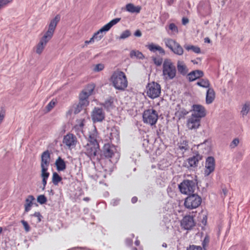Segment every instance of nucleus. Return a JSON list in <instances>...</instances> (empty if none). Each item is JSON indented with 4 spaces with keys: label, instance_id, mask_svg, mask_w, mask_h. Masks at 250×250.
Wrapping results in <instances>:
<instances>
[{
    "label": "nucleus",
    "instance_id": "1",
    "mask_svg": "<svg viewBox=\"0 0 250 250\" xmlns=\"http://www.w3.org/2000/svg\"><path fill=\"white\" fill-rule=\"evenodd\" d=\"M61 17L59 15H57L55 17L51 20L47 31L44 33V35L41 39L39 43L36 46V52L40 55L43 52L47 42L51 39L56 26L60 21Z\"/></svg>",
    "mask_w": 250,
    "mask_h": 250
},
{
    "label": "nucleus",
    "instance_id": "2",
    "mask_svg": "<svg viewBox=\"0 0 250 250\" xmlns=\"http://www.w3.org/2000/svg\"><path fill=\"white\" fill-rule=\"evenodd\" d=\"M95 87L94 83L88 84L81 92L79 95V103L74 111L75 114L78 113L82 108L89 104L88 99L92 94Z\"/></svg>",
    "mask_w": 250,
    "mask_h": 250
},
{
    "label": "nucleus",
    "instance_id": "3",
    "mask_svg": "<svg viewBox=\"0 0 250 250\" xmlns=\"http://www.w3.org/2000/svg\"><path fill=\"white\" fill-rule=\"evenodd\" d=\"M95 87L94 83L88 84L81 92L79 95V103L74 111L75 114L78 113L82 108L89 104L88 99L92 94Z\"/></svg>",
    "mask_w": 250,
    "mask_h": 250
},
{
    "label": "nucleus",
    "instance_id": "4",
    "mask_svg": "<svg viewBox=\"0 0 250 250\" xmlns=\"http://www.w3.org/2000/svg\"><path fill=\"white\" fill-rule=\"evenodd\" d=\"M110 81L115 88L118 90H124L128 85V81L125 73L119 70H117L113 73Z\"/></svg>",
    "mask_w": 250,
    "mask_h": 250
},
{
    "label": "nucleus",
    "instance_id": "5",
    "mask_svg": "<svg viewBox=\"0 0 250 250\" xmlns=\"http://www.w3.org/2000/svg\"><path fill=\"white\" fill-rule=\"evenodd\" d=\"M176 75V69L171 60L166 59L163 64V75L165 80H172Z\"/></svg>",
    "mask_w": 250,
    "mask_h": 250
},
{
    "label": "nucleus",
    "instance_id": "6",
    "mask_svg": "<svg viewBox=\"0 0 250 250\" xmlns=\"http://www.w3.org/2000/svg\"><path fill=\"white\" fill-rule=\"evenodd\" d=\"M158 117V113L155 110L148 109L143 113V121L144 123L152 126L157 123Z\"/></svg>",
    "mask_w": 250,
    "mask_h": 250
},
{
    "label": "nucleus",
    "instance_id": "7",
    "mask_svg": "<svg viewBox=\"0 0 250 250\" xmlns=\"http://www.w3.org/2000/svg\"><path fill=\"white\" fill-rule=\"evenodd\" d=\"M165 45L174 54L182 56L184 54V49L183 47L176 40L170 39L166 38L164 40Z\"/></svg>",
    "mask_w": 250,
    "mask_h": 250
},
{
    "label": "nucleus",
    "instance_id": "8",
    "mask_svg": "<svg viewBox=\"0 0 250 250\" xmlns=\"http://www.w3.org/2000/svg\"><path fill=\"white\" fill-rule=\"evenodd\" d=\"M147 96L151 99H155L160 96L161 93L160 85L154 82L149 83L146 86Z\"/></svg>",
    "mask_w": 250,
    "mask_h": 250
},
{
    "label": "nucleus",
    "instance_id": "9",
    "mask_svg": "<svg viewBox=\"0 0 250 250\" xmlns=\"http://www.w3.org/2000/svg\"><path fill=\"white\" fill-rule=\"evenodd\" d=\"M90 140L85 146V154L91 159L95 157L99 149V144L96 139L90 137Z\"/></svg>",
    "mask_w": 250,
    "mask_h": 250
},
{
    "label": "nucleus",
    "instance_id": "10",
    "mask_svg": "<svg viewBox=\"0 0 250 250\" xmlns=\"http://www.w3.org/2000/svg\"><path fill=\"white\" fill-rule=\"evenodd\" d=\"M202 203V199L200 196L196 194H193L188 196L185 200V207L189 209H192L198 208Z\"/></svg>",
    "mask_w": 250,
    "mask_h": 250
},
{
    "label": "nucleus",
    "instance_id": "11",
    "mask_svg": "<svg viewBox=\"0 0 250 250\" xmlns=\"http://www.w3.org/2000/svg\"><path fill=\"white\" fill-rule=\"evenodd\" d=\"M121 20V18H116L108 23L104 25L103 27H102L100 30H99L97 32L94 33V38H95V40L96 41H99L101 40L104 36L103 33L104 32L108 31L110 30V29L114 25L117 24L118 22H119Z\"/></svg>",
    "mask_w": 250,
    "mask_h": 250
},
{
    "label": "nucleus",
    "instance_id": "12",
    "mask_svg": "<svg viewBox=\"0 0 250 250\" xmlns=\"http://www.w3.org/2000/svg\"><path fill=\"white\" fill-rule=\"evenodd\" d=\"M195 188V182L192 180H185L179 185L180 191L184 194H190L193 193Z\"/></svg>",
    "mask_w": 250,
    "mask_h": 250
},
{
    "label": "nucleus",
    "instance_id": "13",
    "mask_svg": "<svg viewBox=\"0 0 250 250\" xmlns=\"http://www.w3.org/2000/svg\"><path fill=\"white\" fill-rule=\"evenodd\" d=\"M77 142L76 137L72 133H68L65 135L62 141L63 144L69 149L75 148Z\"/></svg>",
    "mask_w": 250,
    "mask_h": 250
},
{
    "label": "nucleus",
    "instance_id": "14",
    "mask_svg": "<svg viewBox=\"0 0 250 250\" xmlns=\"http://www.w3.org/2000/svg\"><path fill=\"white\" fill-rule=\"evenodd\" d=\"M193 112L191 114L200 120L206 115V110L205 108L202 105L194 104L192 105Z\"/></svg>",
    "mask_w": 250,
    "mask_h": 250
},
{
    "label": "nucleus",
    "instance_id": "15",
    "mask_svg": "<svg viewBox=\"0 0 250 250\" xmlns=\"http://www.w3.org/2000/svg\"><path fill=\"white\" fill-rule=\"evenodd\" d=\"M195 225L193 217L190 215L184 216L181 221V226L185 229H191Z\"/></svg>",
    "mask_w": 250,
    "mask_h": 250
},
{
    "label": "nucleus",
    "instance_id": "16",
    "mask_svg": "<svg viewBox=\"0 0 250 250\" xmlns=\"http://www.w3.org/2000/svg\"><path fill=\"white\" fill-rule=\"evenodd\" d=\"M91 118L93 122H102L105 118V114L102 108L95 107L91 114Z\"/></svg>",
    "mask_w": 250,
    "mask_h": 250
},
{
    "label": "nucleus",
    "instance_id": "17",
    "mask_svg": "<svg viewBox=\"0 0 250 250\" xmlns=\"http://www.w3.org/2000/svg\"><path fill=\"white\" fill-rule=\"evenodd\" d=\"M50 161V154L48 150L44 151L41 156L42 171H47Z\"/></svg>",
    "mask_w": 250,
    "mask_h": 250
},
{
    "label": "nucleus",
    "instance_id": "18",
    "mask_svg": "<svg viewBox=\"0 0 250 250\" xmlns=\"http://www.w3.org/2000/svg\"><path fill=\"white\" fill-rule=\"evenodd\" d=\"M215 162L213 157H208L206 161L205 175L208 176L215 169Z\"/></svg>",
    "mask_w": 250,
    "mask_h": 250
},
{
    "label": "nucleus",
    "instance_id": "19",
    "mask_svg": "<svg viewBox=\"0 0 250 250\" xmlns=\"http://www.w3.org/2000/svg\"><path fill=\"white\" fill-rule=\"evenodd\" d=\"M201 120L191 115L187 120V126L190 129H196L200 126Z\"/></svg>",
    "mask_w": 250,
    "mask_h": 250
},
{
    "label": "nucleus",
    "instance_id": "20",
    "mask_svg": "<svg viewBox=\"0 0 250 250\" xmlns=\"http://www.w3.org/2000/svg\"><path fill=\"white\" fill-rule=\"evenodd\" d=\"M115 149L114 146L109 144H105L103 147L102 155L105 158H111L114 155Z\"/></svg>",
    "mask_w": 250,
    "mask_h": 250
},
{
    "label": "nucleus",
    "instance_id": "21",
    "mask_svg": "<svg viewBox=\"0 0 250 250\" xmlns=\"http://www.w3.org/2000/svg\"><path fill=\"white\" fill-rule=\"evenodd\" d=\"M203 156L200 154L197 153L195 155L187 159L188 165L187 167H197L199 161L201 160Z\"/></svg>",
    "mask_w": 250,
    "mask_h": 250
},
{
    "label": "nucleus",
    "instance_id": "22",
    "mask_svg": "<svg viewBox=\"0 0 250 250\" xmlns=\"http://www.w3.org/2000/svg\"><path fill=\"white\" fill-rule=\"evenodd\" d=\"M204 72L202 70H195L191 71L187 75V79L189 82H193L204 76Z\"/></svg>",
    "mask_w": 250,
    "mask_h": 250
},
{
    "label": "nucleus",
    "instance_id": "23",
    "mask_svg": "<svg viewBox=\"0 0 250 250\" xmlns=\"http://www.w3.org/2000/svg\"><path fill=\"white\" fill-rule=\"evenodd\" d=\"M146 47L152 52L155 53L158 51L161 55H165L166 54L165 50L161 46L153 43H151L146 45Z\"/></svg>",
    "mask_w": 250,
    "mask_h": 250
},
{
    "label": "nucleus",
    "instance_id": "24",
    "mask_svg": "<svg viewBox=\"0 0 250 250\" xmlns=\"http://www.w3.org/2000/svg\"><path fill=\"white\" fill-rule=\"evenodd\" d=\"M35 200L33 195H28L25 199V203L24 205V213L29 212L33 205V201Z\"/></svg>",
    "mask_w": 250,
    "mask_h": 250
},
{
    "label": "nucleus",
    "instance_id": "25",
    "mask_svg": "<svg viewBox=\"0 0 250 250\" xmlns=\"http://www.w3.org/2000/svg\"><path fill=\"white\" fill-rule=\"evenodd\" d=\"M177 67L178 72L183 76L186 75L188 72V67L183 61H178Z\"/></svg>",
    "mask_w": 250,
    "mask_h": 250
},
{
    "label": "nucleus",
    "instance_id": "26",
    "mask_svg": "<svg viewBox=\"0 0 250 250\" xmlns=\"http://www.w3.org/2000/svg\"><path fill=\"white\" fill-rule=\"evenodd\" d=\"M215 98V93L212 88H209L207 91L206 102L207 104H211Z\"/></svg>",
    "mask_w": 250,
    "mask_h": 250
},
{
    "label": "nucleus",
    "instance_id": "27",
    "mask_svg": "<svg viewBox=\"0 0 250 250\" xmlns=\"http://www.w3.org/2000/svg\"><path fill=\"white\" fill-rule=\"evenodd\" d=\"M125 9L127 11L132 13H139L141 10V7L139 5L135 6L132 3H128L125 6Z\"/></svg>",
    "mask_w": 250,
    "mask_h": 250
},
{
    "label": "nucleus",
    "instance_id": "28",
    "mask_svg": "<svg viewBox=\"0 0 250 250\" xmlns=\"http://www.w3.org/2000/svg\"><path fill=\"white\" fill-rule=\"evenodd\" d=\"M55 165L58 171H63L66 168L65 163L60 157H59L56 160Z\"/></svg>",
    "mask_w": 250,
    "mask_h": 250
},
{
    "label": "nucleus",
    "instance_id": "29",
    "mask_svg": "<svg viewBox=\"0 0 250 250\" xmlns=\"http://www.w3.org/2000/svg\"><path fill=\"white\" fill-rule=\"evenodd\" d=\"M196 84L200 87L203 88H208V89L210 87V83L209 80L208 79H201L196 83Z\"/></svg>",
    "mask_w": 250,
    "mask_h": 250
},
{
    "label": "nucleus",
    "instance_id": "30",
    "mask_svg": "<svg viewBox=\"0 0 250 250\" xmlns=\"http://www.w3.org/2000/svg\"><path fill=\"white\" fill-rule=\"evenodd\" d=\"M184 48L186 50L188 51L191 50L193 52L197 54H199L201 53V49L200 47L197 46H194L190 44H185L184 45Z\"/></svg>",
    "mask_w": 250,
    "mask_h": 250
},
{
    "label": "nucleus",
    "instance_id": "31",
    "mask_svg": "<svg viewBox=\"0 0 250 250\" xmlns=\"http://www.w3.org/2000/svg\"><path fill=\"white\" fill-rule=\"evenodd\" d=\"M41 177L42 178V189H44L47 184V180L49 176V173L47 171H41Z\"/></svg>",
    "mask_w": 250,
    "mask_h": 250
},
{
    "label": "nucleus",
    "instance_id": "32",
    "mask_svg": "<svg viewBox=\"0 0 250 250\" xmlns=\"http://www.w3.org/2000/svg\"><path fill=\"white\" fill-rule=\"evenodd\" d=\"M250 110V102H246L243 106L241 114L244 117L248 114Z\"/></svg>",
    "mask_w": 250,
    "mask_h": 250
},
{
    "label": "nucleus",
    "instance_id": "33",
    "mask_svg": "<svg viewBox=\"0 0 250 250\" xmlns=\"http://www.w3.org/2000/svg\"><path fill=\"white\" fill-rule=\"evenodd\" d=\"M179 148L183 152L188 150L189 148L188 142L186 140L181 141L179 145Z\"/></svg>",
    "mask_w": 250,
    "mask_h": 250
},
{
    "label": "nucleus",
    "instance_id": "34",
    "mask_svg": "<svg viewBox=\"0 0 250 250\" xmlns=\"http://www.w3.org/2000/svg\"><path fill=\"white\" fill-rule=\"evenodd\" d=\"M62 178L57 173L54 172L52 175V182L54 185H58V183L61 181Z\"/></svg>",
    "mask_w": 250,
    "mask_h": 250
},
{
    "label": "nucleus",
    "instance_id": "35",
    "mask_svg": "<svg viewBox=\"0 0 250 250\" xmlns=\"http://www.w3.org/2000/svg\"><path fill=\"white\" fill-rule=\"evenodd\" d=\"M119 137V132L116 128L111 129V132L110 134L109 138L110 140H113L114 138L118 139Z\"/></svg>",
    "mask_w": 250,
    "mask_h": 250
},
{
    "label": "nucleus",
    "instance_id": "36",
    "mask_svg": "<svg viewBox=\"0 0 250 250\" xmlns=\"http://www.w3.org/2000/svg\"><path fill=\"white\" fill-rule=\"evenodd\" d=\"M168 29L171 31V34H176L178 33V29L177 26L175 25V24L173 23H171L168 25Z\"/></svg>",
    "mask_w": 250,
    "mask_h": 250
},
{
    "label": "nucleus",
    "instance_id": "37",
    "mask_svg": "<svg viewBox=\"0 0 250 250\" xmlns=\"http://www.w3.org/2000/svg\"><path fill=\"white\" fill-rule=\"evenodd\" d=\"M210 241V238L208 235H206L202 241V247L204 250H207Z\"/></svg>",
    "mask_w": 250,
    "mask_h": 250
},
{
    "label": "nucleus",
    "instance_id": "38",
    "mask_svg": "<svg viewBox=\"0 0 250 250\" xmlns=\"http://www.w3.org/2000/svg\"><path fill=\"white\" fill-rule=\"evenodd\" d=\"M56 104H57L56 100H55V99L52 100L46 106L47 111L48 112V111H50L51 110H52L54 107V106H55Z\"/></svg>",
    "mask_w": 250,
    "mask_h": 250
},
{
    "label": "nucleus",
    "instance_id": "39",
    "mask_svg": "<svg viewBox=\"0 0 250 250\" xmlns=\"http://www.w3.org/2000/svg\"><path fill=\"white\" fill-rule=\"evenodd\" d=\"M152 59L154 64L157 66H160L163 62V59L161 57H153Z\"/></svg>",
    "mask_w": 250,
    "mask_h": 250
},
{
    "label": "nucleus",
    "instance_id": "40",
    "mask_svg": "<svg viewBox=\"0 0 250 250\" xmlns=\"http://www.w3.org/2000/svg\"><path fill=\"white\" fill-rule=\"evenodd\" d=\"M37 201L40 204H44L47 202V198L44 195H40L37 197Z\"/></svg>",
    "mask_w": 250,
    "mask_h": 250
},
{
    "label": "nucleus",
    "instance_id": "41",
    "mask_svg": "<svg viewBox=\"0 0 250 250\" xmlns=\"http://www.w3.org/2000/svg\"><path fill=\"white\" fill-rule=\"evenodd\" d=\"M113 103V100L112 99L110 98L109 99L106 100L103 104V105L105 108L109 109L112 106Z\"/></svg>",
    "mask_w": 250,
    "mask_h": 250
},
{
    "label": "nucleus",
    "instance_id": "42",
    "mask_svg": "<svg viewBox=\"0 0 250 250\" xmlns=\"http://www.w3.org/2000/svg\"><path fill=\"white\" fill-rule=\"evenodd\" d=\"M131 35V33L129 30H126L122 32L121 34L119 39H125L129 37Z\"/></svg>",
    "mask_w": 250,
    "mask_h": 250
},
{
    "label": "nucleus",
    "instance_id": "43",
    "mask_svg": "<svg viewBox=\"0 0 250 250\" xmlns=\"http://www.w3.org/2000/svg\"><path fill=\"white\" fill-rule=\"evenodd\" d=\"M84 119H81L77 121V124L75 126V128L77 129H82L84 125Z\"/></svg>",
    "mask_w": 250,
    "mask_h": 250
},
{
    "label": "nucleus",
    "instance_id": "44",
    "mask_svg": "<svg viewBox=\"0 0 250 250\" xmlns=\"http://www.w3.org/2000/svg\"><path fill=\"white\" fill-rule=\"evenodd\" d=\"M131 56H136L137 58L141 59L144 56L143 54L139 51H132L130 53Z\"/></svg>",
    "mask_w": 250,
    "mask_h": 250
},
{
    "label": "nucleus",
    "instance_id": "45",
    "mask_svg": "<svg viewBox=\"0 0 250 250\" xmlns=\"http://www.w3.org/2000/svg\"><path fill=\"white\" fill-rule=\"evenodd\" d=\"M30 216L35 217L37 218V223H39L41 221L42 218V215L39 212H35L34 214H31Z\"/></svg>",
    "mask_w": 250,
    "mask_h": 250
},
{
    "label": "nucleus",
    "instance_id": "46",
    "mask_svg": "<svg viewBox=\"0 0 250 250\" xmlns=\"http://www.w3.org/2000/svg\"><path fill=\"white\" fill-rule=\"evenodd\" d=\"M104 68V64L102 63H99L95 65L93 70L95 72H99L102 71Z\"/></svg>",
    "mask_w": 250,
    "mask_h": 250
},
{
    "label": "nucleus",
    "instance_id": "47",
    "mask_svg": "<svg viewBox=\"0 0 250 250\" xmlns=\"http://www.w3.org/2000/svg\"><path fill=\"white\" fill-rule=\"evenodd\" d=\"M21 223L23 226L25 231L26 232H29L30 230V227L27 222L24 220H21Z\"/></svg>",
    "mask_w": 250,
    "mask_h": 250
},
{
    "label": "nucleus",
    "instance_id": "48",
    "mask_svg": "<svg viewBox=\"0 0 250 250\" xmlns=\"http://www.w3.org/2000/svg\"><path fill=\"white\" fill-rule=\"evenodd\" d=\"M239 140L237 138L234 139L230 144V147L231 148H234L238 145Z\"/></svg>",
    "mask_w": 250,
    "mask_h": 250
},
{
    "label": "nucleus",
    "instance_id": "49",
    "mask_svg": "<svg viewBox=\"0 0 250 250\" xmlns=\"http://www.w3.org/2000/svg\"><path fill=\"white\" fill-rule=\"evenodd\" d=\"M187 250H202V248L200 246L192 245L188 248Z\"/></svg>",
    "mask_w": 250,
    "mask_h": 250
},
{
    "label": "nucleus",
    "instance_id": "50",
    "mask_svg": "<svg viewBox=\"0 0 250 250\" xmlns=\"http://www.w3.org/2000/svg\"><path fill=\"white\" fill-rule=\"evenodd\" d=\"M182 24L183 25H186L189 22V20L188 18H183L182 19Z\"/></svg>",
    "mask_w": 250,
    "mask_h": 250
},
{
    "label": "nucleus",
    "instance_id": "51",
    "mask_svg": "<svg viewBox=\"0 0 250 250\" xmlns=\"http://www.w3.org/2000/svg\"><path fill=\"white\" fill-rule=\"evenodd\" d=\"M134 35L135 36H137V37H140L142 35V33H141V32L139 30H137V31H136V32H135L134 33Z\"/></svg>",
    "mask_w": 250,
    "mask_h": 250
},
{
    "label": "nucleus",
    "instance_id": "52",
    "mask_svg": "<svg viewBox=\"0 0 250 250\" xmlns=\"http://www.w3.org/2000/svg\"><path fill=\"white\" fill-rule=\"evenodd\" d=\"M176 0H167L168 5H171Z\"/></svg>",
    "mask_w": 250,
    "mask_h": 250
},
{
    "label": "nucleus",
    "instance_id": "53",
    "mask_svg": "<svg viewBox=\"0 0 250 250\" xmlns=\"http://www.w3.org/2000/svg\"><path fill=\"white\" fill-rule=\"evenodd\" d=\"M1 1L7 5L8 4L11 3L13 0H1Z\"/></svg>",
    "mask_w": 250,
    "mask_h": 250
},
{
    "label": "nucleus",
    "instance_id": "54",
    "mask_svg": "<svg viewBox=\"0 0 250 250\" xmlns=\"http://www.w3.org/2000/svg\"><path fill=\"white\" fill-rule=\"evenodd\" d=\"M137 200H138V198L137 197H135V196L132 197L131 199V202L132 203H136Z\"/></svg>",
    "mask_w": 250,
    "mask_h": 250
},
{
    "label": "nucleus",
    "instance_id": "55",
    "mask_svg": "<svg viewBox=\"0 0 250 250\" xmlns=\"http://www.w3.org/2000/svg\"><path fill=\"white\" fill-rule=\"evenodd\" d=\"M5 6H6V5L5 3H4L3 2L1 1V0H0V9L1 7H4Z\"/></svg>",
    "mask_w": 250,
    "mask_h": 250
},
{
    "label": "nucleus",
    "instance_id": "56",
    "mask_svg": "<svg viewBox=\"0 0 250 250\" xmlns=\"http://www.w3.org/2000/svg\"><path fill=\"white\" fill-rule=\"evenodd\" d=\"M95 40V38H94V35L92 36V38H90V39L89 40V42L90 43H93L94 42Z\"/></svg>",
    "mask_w": 250,
    "mask_h": 250
},
{
    "label": "nucleus",
    "instance_id": "57",
    "mask_svg": "<svg viewBox=\"0 0 250 250\" xmlns=\"http://www.w3.org/2000/svg\"><path fill=\"white\" fill-rule=\"evenodd\" d=\"M205 42H208V43H210V39L208 38L207 37V38H206L205 39Z\"/></svg>",
    "mask_w": 250,
    "mask_h": 250
},
{
    "label": "nucleus",
    "instance_id": "58",
    "mask_svg": "<svg viewBox=\"0 0 250 250\" xmlns=\"http://www.w3.org/2000/svg\"><path fill=\"white\" fill-rule=\"evenodd\" d=\"M135 243L136 244V246H139V244H140V241L139 240H136L135 242Z\"/></svg>",
    "mask_w": 250,
    "mask_h": 250
},
{
    "label": "nucleus",
    "instance_id": "59",
    "mask_svg": "<svg viewBox=\"0 0 250 250\" xmlns=\"http://www.w3.org/2000/svg\"><path fill=\"white\" fill-rule=\"evenodd\" d=\"M83 200L88 201L89 200V198L88 197H85L83 198Z\"/></svg>",
    "mask_w": 250,
    "mask_h": 250
},
{
    "label": "nucleus",
    "instance_id": "60",
    "mask_svg": "<svg viewBox=\"0 0 250 250\" xmlns=\"http://www.w3.org/2000/svg\"><path fill=\"white\" fill-rule=\"evenodd\" d=\"M191 62L194 63V64H197L198 62H197L196 61V60H192Z\"/></svg>",
    "mask_w": 250,
    "mask_h": 250
},
{
    "label": "nucleus",
    "instance_id": "61",
    "mask_svg": "<svg viewBox=\"0 0 250 250\" xmlns=\"http://www.w3.org/2000/svg\"><path fill=\"white\" fill-rule=\"evenodd\" d=\"M2 230H3L2 228L0 227V234L2 232Z\"/></svg>",
    "mask_w": 250,
    "mask_h": 250
},
{
    "label": "nucleus",
    "instance_id": "62",
    "mask_svg": "<svg viewBox=\"0 0 250 250\" xmlns=\"http://www.w3.org/2000/svg\"><path fill=\"white\" fill-rule=\"evenodd\" d=\"M85 44H89V43H90V42H89V41H86L85 42Z\"/></svg>",
    "mask_w": 250,
    "mask_h": 250
},
{
    "label": "nucleus",
    "instance_id": "63",
    "mask_svg": "<svg viewBox=\"0 0 250 250\" xmlns=\"http://www.w3.org/2000/svg\"><path fill=\"white\" fill-rule=\"evenodd\" d=\"M132 250H137V249L136 248H133Z\"/></svg>",
    "mask_w": 250,
    "mask_h": 250
},
{
    "label": "nucleus",
    "instance_id": "64",
    "mask_svg": "<svg viewBox=\"0 0 250 250\" xmlns=\"http://www.w3.org/2000/svg\"><path fill=\"white\" fill-rule=\"evenodd\" d=\"M167 246V244H165V245H163V246Z\"/></svg>",
    "mask_w": 250,
    "mask_h": 250
}]
</instances>
